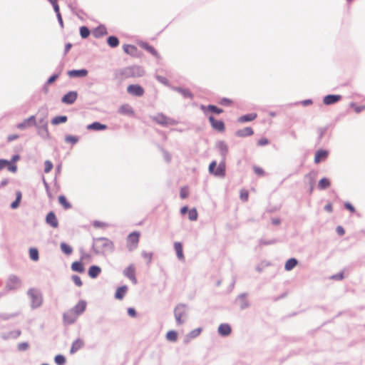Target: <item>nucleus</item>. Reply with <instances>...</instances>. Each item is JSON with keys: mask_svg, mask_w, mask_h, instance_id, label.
Wrapping results in <instances>:
<instances>
[{"mask_svg": "<svg viewBox=\"0 0 365 365\" xmlns=\"http://www.w3.org/2000/svg\"><path fill=\"white\" fill-rule=\"evenodd\" d=\"M143 70L139 66H129L118 71L115 78L123 80L128 78L140 77L143 75Z\"/></svg>", "mask_w": 365, "mask_h": 365, "instance_id": "1", "label": "nucleus"}, {"mask_svg": "<svg viewBox=\"0 0 365 365\" xmlns=\"http://www.w3.org/2000/svg\"><path fill=\"white\" fill-rule=\"evenodd\" d=\"M94 248L98 253L105 254L113 251L114 245L113 242L108 239L99 238L96 240Z\"/></svg>", "mask_w": 365, "mask_h": 365, "instance_id": "2", "label": "nucleus"}, {"mask_svg": "<svg viewBox=\"0 0 365 365\" xmlns=\"http://www.w3.org/2000/svg\"><path fill=\"white\" fill-rule=\"evenodd\" d=\"M28 295L31 299L32 308L36 309L42 305L43 297L39 291L36 289H30L28 291Z\"/></svg>", "mask_w": 365, "mask_h": 365, "instance_id": "3", "label": "nucleus"}, {"mask_svg": "<svg viewBox=\"0 0 365 365\" xmlns=\"http://www.w3.org/2000/svg\"><path fill=\"white\" fill-rule=\"evenodd\" d=\"M140 238V233L133 232L130 233L127 238V246L130 251L137 248Z\"/></svg>", "mask_w": 365, "mask_h": 365, "instance_id": "4", "label": "nucleus"}, {"mask_svg": "<svg viewBox=\"0 0 365 365\" xmlns=\"http://www.w3.org/2000/svg\"><path fill=\"white\" fill-rule=\"evenodd\" d=\"M174 314L178 324H182L186 315V309L184 305H178L174 310Z\"/></svg>", "mask_w": 365, "mask_h": 365, "instance_id": "5", "label": "nucleus"}, {"mask_svg": "<svg viewBox=\"0 0 365 365\" xmlns=\"http://www.w3.org/2000/svg\"><path fill=\"white\" fill-rule=\"evenodd\" d=\"M217 163L215 161H212L209 165V171L217 176L223 177L225 175V166L224 164H220L217 169L214 170Z\"/></svg>", "mask_w": 365, "mask_h": 365, "instance_id": "6", "label": "nucleus"}, {"mask_svg": "<svg viewBox=\"0 0 365 365\" xmlns=\"http://www.w3.org/2000/svg\"><path fill=\"white\" fill-rule=\"evenodd\" d=\"M152 119L157 123L162 125H168L175 124V121L168 118L163 113H158L156 115L152 117Z\"/></svg>", "mask_w": 365, "mask_h": 365, "instance_id": "7", "label": "nucleus"}, {"mask_svg": "<svg viewBox=\"0 0 365 365\" xmlns=\"http://www.w3.org/2000/svg\"><path fill=\"white\" fill-rule=\"evenodd\" d=\"M21 285V280L16 276H11L6 281V289L11 291L18 289Z\"/></svg>", "mask_w": 365, "mask_h": 365, "instance_id": "8", "label": "nucleus"}, {"mask_svg": "<svg viewBox=\"0 0 365 365\" xmlns=\"http://www.w3.org/2000/svg\"><path fill=\"white\" fill-rule=\"evenodd\" d=\"M136 267L133 264H130L124 271V275L128 277L133 284L137 283L135 277Z\"/></svg>", "mask_w": 365, "mask_h": 365, "instance_id": "9", "label": "nucleus"}, {"mask_svg": "<svg viewBox=\"0 0 365 365\" xmlns=\"http://www.w3.org/2000/svg\"><path fill=\"white\" fill-rule=\"evenodd\" d=\"M127 91L129 94L135 96H142L144 94V89L139 85L132 84L127 87Z\"/></svg>", "mask_w": 365, "mask_h": 365, "instance_id": "10", "label": "nucleus"}, {"mask_svg": "<svg viewBox=\"0 0 365 365\" xmlns=\"http://www.w3.org/2000/svg\"><path fill=\"white\" fill-rule=\"evenodd\" d=\"M208 118L211 126L214 130H216L219 132H223L225 130L223 121L216 120L212 115L209 116Z\"/></svg>", "mask_w": 365, "mask_h": 365, "instance_id": "11", "label": "nucleus"}, {"mask_svg": "<svg viewBox=\"0 0 365 365\" xmlns=\"http://www.w3.org/2000/svg\"><path fill=\"white\" fill-rule=\"evenodd\" d=\"M118 112L123 115L133 116L135 115L133 108L127 103L121 105L118 108Z\"/></svg>", "mask_w": 365, "mask_h": 365, "instance_id": "12", "label": "nucleus"}, {"mask_svg": "<svg viewBox=\"0 0 365 365\" xmlns=\"http://www.w3.org/2000/svg\"><path fill=\"white\" fill-rule=\"evenodd\" d=\"M34 125H36V118L34 115H31L29 118L25 119L22 123H19L16 127L20 130H24Z\"/></svg>", "mask_w": 365, "mask_h": 365, "instance_id": "13", "label": "nucleus"}, {"mask_svg": "<svg viewBox=\"0 0 365 365\" xmlns=\"http://www.w3.org/2000/svg\"><path fill=\"white\" fill-rule=\"evenodd\" d=\"M46 222L53 228H57L58 227V220L53 212H49L47 214Z\"/></svg>", "mask_w": 365, "mask_h": 365, "instance_id": "14", "label": "nucleus"}, {"mask_svg": "<svg viewBox=\"0 0 365 365\" xmlns=\"http://www.w3.org/2000/svg\"><path fill=\"white\" fill-rule=\"evenodd\" d=\"M77 96L78 94L76 91H70L63 96L61 101L63 103L72 104L76 101Z\"/></svg>", "mask_w": 365, "mask_h": 365, "instance_id": "15", "label": "nucleus"}, {"mask_svg": "<svg viewBox=\"0 0 365 365\" xmlns=\"http://www.w3.org/2000/svg\"><path fill=\"white\" fill-rule=\"evenodd\" d=\"M77 317V314L72 309H70L64 314L63 320L65 323L70 324L73 323Z\"/></svg>", "mask_w": 365, "mask_h": 365, "instance_id": "16", "label": "nucleus"}, {"mask_svg": "<svg viewBox=\"0 0 365 365\" xmlns=\"http://www.w3.org/2000/svg\"><path fill=\"white\" fill-rule=\"evenodd\" d=\"M328 156V152L324 150H319L317 151L314 156V163L319 164L320 162L324 161Z\"/></svg>", "mask_w": 365, "mask_h": 365, "instance_id": "17", "label": "nucleus"}, {"mask_svg": "<svg viewBox=\"0 0 365 365\" xmlns=\"http://www.w3.org/2000/svg\"><path fill=\"white\" fill-rule=\"evenodd\" d=\"M200 109L204 112V113L207 114L208 111L215 113L217 114L222 113L223 112V110L221 108H217L215 106L213 105H209L207 106L202 105L200 106Z\"/></svg>", "mask_w": 365, "mask_h": 365, "instance_id": "18", "label": "nucleus"}, {"mask_svg": "<svg viewBox=\"0 0 365 365\" xmlns=\"http://www.w3.org/2000/svg\"><path fill=\"white\" fill-rule=\"evenodd\" d=\"M341 98L339 95H328L324 98L323 102L325 105H331L338 102Z\"/></svg>", "mask_w": 365, "mask_h": 365, "instance_id": "19", "label": "nucleus"}, {"mask_svg": "<svg viewBox=\"0 0 365 365\" xmlns=\"http://www.w3.org/2000/svg\"><path fill=\"white\" fill-rule=\"evenodd\" d=\"M68 75L71 78L85 77L88 75L86 69L71 70L68 72Z\"/></svg>", "mask_w": 365, "mask_h": 365, "instance_id": "20", "label": "nucleus"}, {"mask_svg": "<svg viewBox=\"0 0 365 365\" xmlns=\"http://www.w3.org/2000/svg\"><path fill=\"white\" fill-rule=\"evenodd\" d=\"M231 331V327L228 324H221L218 327L219 334L223 336H228Z\"/></svg>", "mask_w": 365, "mask_h": 365, "instance_id": "21", "label": "nucleus"}, {"mask_svg": "<svg viewBox=\"0 0 365 365\" xmlns=\"http://www.w3.org/2000/svg\"><path fill=\"white\" fill-rule=\"evenodd\" d=\"M86 308V302L83 300H81L72 309V310L78 316L82 314Z\"/></svg>", "mask_w": 365, "mask_h": 365, "instance_id": "22", "label": "nucleus"}, {"mask_svg": "<svg viewBox=\"0 0 365 365\" xmlns=\"http://www.w3.org/2000/svg\"><path fill=\"white\" fill-rule=\"evenodd\" d=\"M84 346V341L83 339H76L72 344L70 352L71 354H74Z\"/></svg>", "mask_w": 365, "mask_h": 365, "instance_id": "23", "label": "nucleus"}, {"mask_svg": "<svg viewBox=\"0 0 365 365\" xmlns=\"http://www.w3.org/2000/svg\"><path fill=\"white\" fill-rule=\"evenodd\" d=\"M106 34L107 30L104 26H99L93 31V35L96 38H101Z\"/></svg>", "mask_w": 365, "mask_h": 365, "instance_id": "24", "label": "nucleus"}, {"mask_svg": "<svg viewBox=\"0 0 365 365\" xmlns=\"http://www.w3.org/2000/svg\"><path fill=\"white\" fill-rule=\"evenodd\" d=\"M254 133L252 128L246 127L243 129L239 130L236 132V135L239 137L251 136Z\"/></svg>", "mask_w": 365, "mask_h": 365, "instance_id": "25", "label": "nucleus"}, {"mask_svg": "<svg viewBox=\"0 0 365 365\" xmlns=\"http://www.w3.org/2000/svg\"><path fill=\"white\" fill-rule=\"evenodd\" d=\"M175 250L176 252V255L178 258L180 260H184L185 257L183 255L182 245L180 242H175L174 244Z\"/></svg>", "mask_w": 365, "mask_h": 365, "instance_id": "26", "label": "nucleus"}, {"mask_svg": "<svg viewBox=\"0 0 365 365\" xmlns=\"http://www.w3.org/2000/svg\"><path fill=\"white\" fill-rule=\"evenodd\" d=\"M101 272V269L98 266L93 265L88 269V275L91 278L97 277Z\"/></svg>", "mask_w": 365, "mask_h": 365, "instance_id": "27", "label": "nucleus"}, {"mask_svg": "<svg viewBox=\"0 0 365 365\" xmlns=\"http://www.w3.org/2000/svg\"><path fill=\"white\" fill-rule=\"evenodd\" d=\"M107 126L104 124H101L98 122H95L91 124L87 125L88 130H106Z\"/></svg>", "mask_w": 365, "mask_h": 365, "instance_id": "28", "label": "nucleus"}, {"mask_svg": "<svg viewBox=\"0 0 365 365\" xmlns=\"http://www.w3.org/2000/svg\"><path fill=\"white\" fill-rule=\"evenodd\" d=\"M128 287L126 286H122L117 289L115 297L118 299H123L124 297L126 292H127Z\"/></svg>", "mask_w": 365, "mask_h": 365, "instance_id": "29", "label": "nucleus"}, {"mask_svg": "<svg viewBox=\"0 0 365 365\" xmlns=\"http://www.w3.org/2000/svg\"><path fill=\"white\" fill-rule=\"evenodd\" d=\"M140 46H141V47L143 48L146 50L148 52L150 53L154 56L158 57V58L160 57L158 53L157 52V51L152 46H150L148 43H142L140 44Z\"/></svg>", "mask_w": 365, "mask_h": 365, "instance_id": "30", "label": "nucleus"}, {"mask_svg": "<svg viewBox=\"0 0 365 365\" xmlns=\"http://www.w3.org/2000/svg\"><path fill=\"white\" fill-rule=\"evenodd\" d=\"M257 118L256 113H249L245 115H242L239 118L238 121L240 123L249 122L255 120Z\"/></svg>", "mask_w": 365, "mask_h": 365, "instance_id": "31", "label": "nucleus"}, {"mask_svg": "<svg viewBox=\"0 0 365 365\" xmlns=\"http://www.w3.org/2000/svg\"><path fill=\"white\" fill-rule=\"evenodd\" d=\"M297 263L298 262L296 259L291 258L286 262L284 269L287 271H290L297 266Z\"/></svg>", "mask_w": 365, "mask_h": 365, "instance_id": "32", "label": "nucleus"}, {"mask_svg": "<svg viewBox=\"0 0 365 365\" xmlns=\"http://www.w3.org/2000/svg\"><path fill=\"white\" fill-rule=\"evenodd\" d=\"M71 269H72V270H73L75 272H80V273H82L84 272V267L81 261L80 262H77V261L73 262L71 264Z\"/></svg>", "mask_w": 365, "mask_h": 365, "instance_id": "33", "label": "nucleus"}, {"mask_svg": "<svg viewBox=\"0 0 365 365\" xmlns=\"http://www.w3.org/2000/svg\"><path fill=\"white\" fill-rule=\"evenodd\" d=\"M123 51L131 56H135L137 52V48L133 45H124Z\"/></svg>", "mask_w": 365, "mask_h": 365, "instance_id": "34", "label": "nucleus"}, {"mask_svg": "<svg viewBox=\"0 0 365 365\" xmlns=\"http://www.w3.org/2000/svg\"><path fill=\"white\" fill-rule=\"evenodd\" d=\"M59 203L63 207L64 209H70L71 207V204L68 201L66 197L63 195H61L58 197Z\"/></svg>", "mask_w": 365, "mask_h": 365, "instance_id": "35", "label": "nucleus"}, {"mask_svg": "<svg viewBox=\"0 0 365 365\" xmlns=\"http://www.w3.org/2000/svg\"><path fill=\"white\" fill-rule=\"evenodd\" d=\"M166 339L170 341H176L178 339V333L175 331L170 330L166 334Z\"/></svg>", "mask_w": 365, "mask_h": 365, "instance_id": "36", "label": "nucleus"}, {"mask_svg": "<svg viewBox=\"0 0 365 365\" xmlns=\"http://www.w3.org/2000/svg\"><path fill=\"white\" fill-rule=\"evenodd\" d=\"M67 121V117L66 115L56 116L53 118L51 120V123L53 125H58L60 123H63Z\"/></svg>", "mask_w": 365, "mask_h": 365, "instance_id": "37", "label": "nucleus"}, {"mask_svg": "<svg viewBox=\"0 0 365 365\" xmlns=\"http://www.w3.org/2000/svg\"><path fill=\"white\" fill-rule=\"evenodd\" d=\"M330 186V181L327 178H322L319 180L318 187L321 190H324Z\"/></svg>", "mask_w": 365, "mask_h": 365, "instance_id": "38", "label": "nucleus"}, {"mask_svg": "<svg viewBox=\"0 0 365 365\" xmlns=\"http://www.w3.org/2000/svg\"><path fill=\"white\" fill-rule=\"evenodd\" d=\"M61 249L63 253L68 255H71L73 252L72 247L65 242L61 244Z\"/></svg>", "mask_w": 365, "mask_h": 365, "instance_id": "39", "label": "nucleus"}, {"mask_svg": "<svg viewBox=\"0 0 365 365\" xmlns=\"http://www.w3.org/2000/svg\"><path fill=\"white\" fill-rule=\"evenodd\" d=\"M107 42H108V44L112 48H115V47L118 46L119 44V41H118V38H116L115 36L108 37Z\"/></svg>", "mask_w": 365, "mask_h": 365, "instance_id": "40", "label": "nucleus"}, {"mask_svg": "<svg viewBox=\"0 0 365 365\" xmlns=\"http://www.w3.org/2000/svg\"><path fill=\"white\" fill-rule=\"evenodd\" d=\"M202 332V329L201 328H197L192 331H191L187 336V338L188 339H194L195 337H197V336H199L200 334V333Z\"/></svg>", "mask_w": 365, "mask_h": 365, "instance_id": "41", "label": "nucleus"}, {"mask_svg": "<svg viewBox=\"0 0 365 365\" xmlns=\"http://www.w3.org/2000/svg\"><path fill=\"white\" fill-rule=\"evenodd\" d=\"M16 198L14 202H13L11 205V207L12 209H16L19 207L21 199V192L20 191L16 192Z\"/></svg>", "mask_w": 365, "mask_h": 365, "instance_id": "42", "label": "nucleus"}, {"mask_svg": "<svg viewBox=\"0 0 365 365\" xmlns=\"http://www.w3.org/2000/svg\"><path fill=\"white\" fill-rule=\"evenodd\" d=\"M197 217L198 214L196 209L193 208L188 211V217L190 220L195 221L197 220Z\"/></svg>", "mask_w": 365, "mask_h": 365, "instance_id": "43", "label": "nucleus"}, {"mask_svg": "<svg viewBox=\"0 0 365 365\" xmlns=\"http://www.w3.org/2000/svg\"><path fill=\"white\" fill-rule=\"evenodd\" d=\"M29 256H30V258L34 260V261H36L38 260V252L36 249L35 248H31L29 250Z\"/></svg>", "mask_w": 365, "mask_h": 365, "instance_id": "44", "label": "nucleus"}, {"mask_svg": "<svg viewBox=\"0 0 365 365\" xmlns=\"http://www.w3.org/2000/svg\"><path fill=\"white\" fill-rule=\"evenodd\" d=\"M65 141L68 143H71L72 145L76 144L78 141V138L74 135H66L65 138Z\"/></svg>", "mask_w": 365, "mask_h": 365, "instance_id": "45", "label": "nucleus"}, {"mask_svg": "<svg viewBox=\"0 0 365 365\" xmlns=\"http://www.w3.org/2000/svg\"><path fill=\"white\" fill-rule=\"evenodd\" d=\"M80 34L83 38H86L90 35V31L86 26H81L80 28Z\"/></svg>", "mask_w": 365, "mask_h": 365, "instance_id": "46", "label": "nucleus"}, {"mask_svg": "<svg viewBox=\"0 0 365 365\" xmlns=\"http://www.w3.org/2000/svg\"><path fill=\"white\" fill-rule=\"evenodd\" d=\"M179 93H180L184 97L192 98V94L189 90L182 89V88H177L176 89Z\"/></svg>", "mask_w": 365, "mask_h": 365, "instance_id": "47", "label": "nucleus"}, {"mask_svg": "<svg viewBox=\"0 0 365 365\" xmlns=\"http://www.w3.org/2000/svg\"><path fill=\"white\" fill-rule=\"evenodd\" d=\"M80 261L82 262V264H88L91 262V256L88 254H83L81 257Z\"/></svg>", "mask_w": 365, "mask_h": 365, "instance_id": "48", "label": "nucleus"}, {"mask_svg": "<svg viewBox=\"0 0 365 365\" xmlns=\"http://www.w3.org/2000/svg\"><path fill=\"white\" fill-rule=\"evenodd\" d=\"M189 195V190L187 187H183L180 189V196L182 199H185Z\"/></svg>", "mask_w": 365, "mask_h": 365, "instance_id": "49", "label": "nucleus"}, {"mask_svg": "<svg viewBox=\"0 0 365 365\" xmlns=\"http://www.w3.org/2000/svg\"><path fill=\"white\" fill-rule=\"evenodd\" d=\"M54 360L58 365H63L66 362V359L63 355L56 356Z\"/></svg>", "mask_w": 365, "mask_h": 365, "instance_id": "50", "label": "nucleus"}, {"mask_svg": "<svg viewBox=\"0 0 365 365\" xmlns=\"http://www.w3.org/2000/svg\"><path fill=\"white\" fill-rule=\"evenodd\" d=\"M53 169V163L50 160H46L44 163V172L48 173Z\"/></svg>", "mask_w": 365, "mask_h": 365, "instance_id": "51", "label": "nucleus"}, {"mask_svg": "<svg viewBox=\"0 0 365 365\" xmlns=\"http://www.w3.org/2000/svg\"><path fill=\"white\" fill-rule=\"evenodd\" d=\"M248 197H249V192H248V191L247 190H242L240 191V199L242 201L246 202V201H247Z\"/></svg>", "mask_w": 365, "mask_h": 365, "instance_id": "52", "label": "nucleus"}, {"mask_svg": "<svg viewBox=\"0 0 365 365\" xmlns=\"http://www.w3.org/2000/svg\"><path fill=\"white\" fill-rule=\"evenodd\" d=\"M253 170H254L255 173L256 175H257L258 176H263L264 175V170L262 168H260V167L254 166L253 167Z\"/></svg>", "mask_w": 365, "mask_h": 365, "instance_id": "53", "label": "nucleus"}, {"mask_svg": "<svg viewBox=\"0 0 365 365\" xmlns=\"http://www.w3.org/2000/svg\"><path fill=\"white\" fill-rule=\"evenodd\" d=\"M351 106L352 108H354V110L356 113H359L361 112L362 110H365V105L356 106L355 104H351Z\"/></svg>", "mask_w": 365, "mask_h": 365, "instance_id": "54", "label": "nucleus"}, {"mask_svg": "<svg viewBox=\"0 0 365 365\" xmlns=\"http://www.w3.org/2000/svg\"><path fill=\"white\" fill-rule=\"evenodd\" d=\"M72 279H73V282L75 283V284L77 285L78 287L82 286V284H83L82 281L78 276L73 275L72 277Z\"/></svg>", "mask_w": 365, "mask_h": 365, "instance_id": "55", "label": "nucleus"}, {"mask_svg": "<svg viewBox=\"0 0 365 365\" xmlns=\"http://www.w3.org/2000/svg\"><path fill=\"white\" fill-rule=\"evenodd\" d=\"M220 103L223 106H230L232 103V101L231 99L224 98L221 99Z\"/></svg>", "mask_w": 365, "mask_h": 365, "instance_id": "56", "label": "nucleus"}, {"mask_svg": "<svg viewBox=\"0 0 365 365\" xmlns=\"http://www.w3.org/2000/svg\"><path fill=\"white\" fill-rule=\"evenodd\" d=\"M269 143V140L265 138H260L258 141H257V145L259 146H264V145H266Z\"/></svg>", "mask_w": 365, "mask_h": 365, "instance_id": "57", "label": "nucleus"}, {"mask_svg": "<svg viewBox=\"0 0 365 365\" xmlns=\"http://www.w3.org/2000/svg\"><path fill=\"white\" fill-rule=\"evenodd\" d=\"M93 225L95 227H98V228H103V227H106V225H107L105 222H100V221H95L93 223Z\"/></svg>", "mask_w": 365, "mask_h": 365, "instance_id": "58", "label": "nucleus"}, {"mask_svg": "<svg viewBox=\"0 0 365 365\" xmlns=\"http://www.w3.org/2000/svg\"><path fill=\"white\" fill-rule=\"evenodd\" d=\"M156 78H157V80L159 82H160V83H163L165 85H168V80L165 77L160 76H157Z\"/></svg>", "mask_w": 365, "mask_h": 365, "instance_id": "59", "label": "nucleus"}, {"mask_svg": "<svg viewBox=\"0 0 365 365\" xmlns=\"http://www.w3.org/2000/svg\"><path fill=\"white\" fill-rule=\"evenodd\" d=\"M7 166H8V169H9V171H11V172L14 173V172H16V170H17V167H16V165H14V163H11L9 162V165H7Z\"/></svg>", "mask_w": 365, "mask_h": 365, "instance_id": "60", "label": "nucleus"}, {"mask_svg": "<svg viewBox=\"0 0 365 365\" xmlns=\"http://www.w3.org/2000/svg\"><path fill=\"white\" fill-rule=\"evenodd\" d=\"M9 164V161L6 160H0V170L4 168Z\"/></svg>", "mask_w": 365, "mask_h": 365, "instance_id": "61", "label": "nucleus"}, {"mask_svg": "<svg viewBox=\"0 0 365 365\" xmlns=\"http://www.w3.org/2000/svg\"><path fill=\"white\" fill-rule=\"evenodd\" d=\"M58 78V74H55V75H53L52 76H51L48 79V84H51L52 83H53L57 78Z\"/></svg>", "mask_w": 365, "mask_h": 365, "instance_id": "62", "label": "nucleus"}, {"mask_svg": "<svg viewBox=\"0 0 365 365\" xmlns=\"http://www.w3.org/2000/svg\"><path fill=\"white\" fill-rule=\"evenodd\" d=\"M345 207L351 212H355V211H356L354 206L351 204H350L349 202L345 203Z\"/></svg>", "mask_w": 365, "mask_h": 365, "instance_id": "63", "label": "nucleus"}, {"mask_svg": "<svg viewBox=\"0 0 365 365\" xmlns=\"http://www.w3.org/2000/svg\"><path fill=\"white\" fill-rule=\"evenodd\" d=\"M128 314L129 316L132 317H135L136 316V312L133 308H128Z\"/></svg>", "mask_w": 365, "mask_h": 365, "instance_id": "64", "label": "nucleus"}]
</instances>
